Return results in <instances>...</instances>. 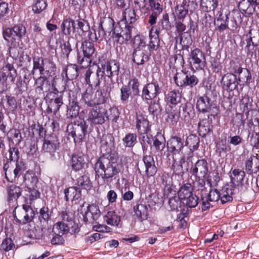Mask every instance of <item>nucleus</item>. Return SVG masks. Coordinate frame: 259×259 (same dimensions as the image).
<instances>
[{
  "mask_svg": "<svg viewBox=\"0 0 259 259\" xmlns=\"http://www.w3.org/2000/svg\"><path fill=\"white\" fill-rule=\"evenodd\" d=\"M82 49L84 57L91 58L94 54L95 49L94 44L89 41L85 40L82 42Z\"/></svg>",
  "mask_w": 259,
  "mask_h": 259,
  "instance_id": "09e8293b",
  "label": "nucleus"
},
{
  "mask_svg": "<svg viewBox=\"0 0 259 259\" xmlns=\"http://www.w3.org/2000/svg\"><path fill=\"white\" fill-rule=\"evenodd\" d=\"M17 75L16 69L10 63H6L0 70V77L3 79L8 78L11 81L14 82Z\"/></svg>",
  "mask_w": 259,
  "mask_h": 259,
  "instance_id": "4be33fe9",
  "label": "nucleus"
},
{
  "mask_svg": "<svg viewBox=\"0 0 259 259\" xmlns=\"http://www.w3.org/2000/svg\"><path fill=\"white\" fill-rule=\"evenodd\" d=\"M189 63L193 69H203L205 64V57L203 52L197 48L192 51L190 55Z\"/></svg>",
  "mask_w": 259,
  "mask_h": 259,
  "instance_id": "ddd939ff",
  "label": "nucleus"
},
{
  "mask_svg": "<svg viewBox=\"0 0 259 259\" xmlns=\"http://www.w3.org/2000/svg\"><path fill=\"white\" fill-rule=\"evenodd\" d=\"M131 27L125 26L124 30H122L119 26H114V29L112 33V39L114 41L120 45L127 41L132 37Z\"/></svg>",
  "mask_w": 259,
  "mask_h": 259,
  "instance_id": "f8f14e48",
  "label": "nucleus"
},
{
  "mask_svg": "<svg viewBox=\"0 0 259 259\" xmlns=\"http://www.w3.org/2000/svg\"><path fill=\"white\" fill-rule=\"evenodd\" d=\"M14 217L19 224H26L33 219L35 213L31 207L24 204L22 207H16L13 211Z\"/></svg>",
  "mask_w": 259,
  "mask_h": 259,
  "instance_id": "423d86ee",
  "label": "nucleus"
},
{
  "mask_svg": "<svg viewBox=\"0 0 259 259\" xmlns=\"http://www.w3.org/2000/svg\"><path fill=\"white\" fill-rule=\"evenodd\" d=\"M33 68L32 70V74H34V71L35 70H38L40 74L42 73L44 65L45 62V59L41 57H34L33 59Z\"/></svg>",
  "mask_w": 259,
  "mask_h": 259,
  "instance_id": "e2e57ef3",
  "label": "nucleus"
},
{
  "mask_svg": "<svg viewBox=\"0 0 259 259\" xmlns=\"http://www.w3.org/2000/svg\"><path fill=\"white\" fill-rule=\"evenodd\" d=\"M140 83L138 79L135 78L132 79L128 83L127 87H129L130 90H132V94L133 96H136L139 95Z\"/></svg>",
  "mask_w": 259,
  "mask_h": 259,
  "instance_id": "0e129e2a",
  "label": "nucleus"
},
{
  "mask_svg": "<svg viewBox=\"0 0 259 259\" xmlns=\"http://www.w3.org/2000/svg\"><path fill=\"white\" fill-rule=\"evenodd\" d=\"M246 36H248L247 38H250L252 42L259 45V27L251 28Z\"/></svg>",
  "mask_w": 259,
  "mask_h": 259,
  "instance_id": "69168bd1",
  "label": "nucleus"
},
{
  "mask_svg": "<svg viewBox=\"0 0 259 259\" xmlns=\"http://www.w3.org/2000/svg\"><path fill=\"white\" fill-rule=\"evenodd\" d=\"M174 80L179 87L190 86L191 88L195 86L199 81L196 76L184 71L177 73L174 77Z\"/></svg>",
  "mask_w": 259,
  "mask_h": 259,
  "instance_id": "1a4fd4ad",
  "label": "nucleus"
},
{
  "mask_svg": "<svg viewBox=\"0 0 259 259\" xmlns=\"http://www.w3.org/2000/svg\"><path fill=\"white\" fill-rule=\"evenodd\" d=\"M100 68L104 71V74L111 78L118 74L119 65L114 61H107L104 64H102Z\"/></svg>",
  "mask_w": 259,
  "mask_h": 259,
  "instance_id": "5701e85b",
  "label": "nucleus"
},
{
  "mask_svg": "<svg viewBox=\"0 0 259 259\" xmlns=\"http://www.w3.org/2000/svg\"><path fill=\"white\" fill-rule=\"evenodd\" d=\"M186 205L190 208H194L197 206L199 202V197L193 194L183 200Z\"/></svg>",
  "mask_w": 259,
  "mask_h": 259,
  "instance_id": "680f3d73",
  "label": "nucleus"
},
{
  "mask_svg": "<svg viewBox=\"0 0 259 259\" xmlns=\"http://www.w3.org/2000/svg\"><path fill=\"white\" fill-rule=\"evenodd\" d=\"M252 99L247 95L244 96L240 102V107L243 112L248 113L252 106Z\"/></svg>",
  "mask_w": 259,
  "mask_h": 259,
  "instance_id": "5fc2aeb1",
  "label": "nucleus"
},
{
  "mask_svg": "<svg viewBox=\"0 0 259 259\" xmlns=\"http://www.w3.org/2000/svg\"><path fill=\"white\" fill-rule=\"evenodd\" d=\"M101 151L104 152V154H115L112 153V150L114 148V138L110 135H107L103 137L101 141Z\"/></svg>",
  "mask_w": 259,
  "mask_h": 259,
  "instance_id": "a878e982",
  "label": "nucleus"
},
{
  "mask_svg": "<svg viewBox=\"0 0 259 259\" xmlns=\"http://www.w3.org/2000/svg\"><path fill=\"white\" fill-rule=\"evenodd\" d=\"M121 167L116 154H107L103 155L98 159L95 170L97 175L104 180H108L118 174Z\"/></svg>",
  "mask_w": 259,
  "mask_h": 259,
  "instance_id": "f257e3e1",
  "label": "nucleus"
},
{
  "mask_svg": "<svg viewBox=\"0 0 259 259\" xmlns=\"http://www.w3.org/2000/svg\"><path fill=\"white\" fill-rule=\"evenodd\" d=\"M198 130L200 135L205 136L212 131L211 122L208 119L200 120L198 123Z\"/></svg>",
  "mask_w": 259,
  "mask_h": 259,
  "instance_id": "4c0bfd02",
  "label": "nucleus"
},
{
  "mask_svg": "<svg viewBox=\"0 0 259 259\" xmlns=\"http://www.w3.org/2000/svg\"><path fill=\"white\" fill-rule=\"evenodd\" d=\"M52 83L53 92L55 94L62 92L65 90V81L62 78L54 77Z\"/></svg>",
  "mask_w": 259,
  "mask_h": 259,
  "instance_id": "49530a36",
  "label": "nucleus"
},
{
  "mask_svg": "<svg viewBox=\"0 0 259 259\" xmlns=\"http://www.w3.org/2000/svg\"><path fill=\"white\" fill-rule=\"evenodd\" d=\"M55 69V65L52 61L49 59H45L42 73L40 75L42 76H51L54 74Z\"/></svg>",
  "mask_w": 259,
  "mask_h": 259,
  "instance_id": "ea45409f",
  "label": "nucleus"
},
{
  "mask_svg": "<svg viewBox=\"0 0 259 259\" xmlns=\"http://www.w3.org/2000/svg\"><path fill=\"white\" fill-rule=\"evenodd\" d=\"M223 88L228 91H233L238 87V81L237 75L233 73H227L222 78Z\"/></svg>",
  "mask_w": 259,
  "mask_h": 259,
  "instance_id": "a211bd4d",
  "label": "nucleus"
},
{
  "mask_svg": "<svg viewBox=\"0 0 259 259\" xmlns=\"http://www.w3.org/2000/svg\"><path fill=\"white\" fill-rule=\"evenodd\" d=\"M21 189L15 185H11L8 188L9 200H16L21 195Z\"/></svg>",
  "mask_w": 259,
  "mask_h": 259,
  "instance_id": "de8ad7c7",
  "label": "nucleus"
},
{
  "mask_svg": "<svg viewBox=\"0 0 259 259\" xmlns=\"http://www.w3.org/2000/svg\"><path fill=\"white\" fill-rule=\"evenodd\" d=\"M76 184L82 189H90L92 187V183L89 177L87 175L79 177L76 180Z\"/></svg>",
  "mask_w": 259,
  "mask_h": 259,
  "instance_id": "8fccbe9b",
  "label": "nucleus"
},
{
  "mask_svg": "<svg viewBox=\"0 0 259 259\" xmlns=\"http://www.w3.org/2000/svg\"><path fill=\"white\" fill-rule=\"evenodd\" d=\"M192 191L193 188L190 184H185L180 189L178 192V196L183 200L193 194Z\"/></svg>",
  "mask_w": 259,
  "mask_h": 259,
  "instance_id": "c03bdc74",
  "label": "nucleus"
},
{
  "mask_svg": "<svg viewBox=\"0 0 259 259\" xmlns=\"http://www.w3.org/2000/svg\"><path fill=\"white\" fill-rule=\"evenodd\" d=\"M88 125L84 120H75L67 126V131L71 136L75 142H80L87 133Z\"/></svg>",
  "mask_w": 259,
  "mask_h": 259,
  "instance_id": "20e7f679",
  "label": "nucleus"
},
{
  "mask_svg": "<svg viewBox=\"0 0 259 259\" xmlns=\"http://www.w3.org/2000/svg\"><path fill=\"white\" fill-rule=\"evenodd\" d=\"M5 177L8 181L13 182L16 180L24 171L25 166L21 162L17 161L14 166H9L8 164L4 166Z\"/></svg>",
  "mask_w": 259,
  "mask_h": 259,
  "instance_id": "6e6552de",
  "label": "nucleus"
},
{
  "mask_svg": "<svg viewBox=\"0 0 259 259\" xmlns=\"http://www.w3.org/2000/svg\"><path fill=\"white\" fill-rule=\"evenodd\" d=\"M218 0H201V6L202 9L206 12L213 11L217 7Z\"/></svg>",
  "mask_w": 259,
  "mask_h": 259,
  "instance_id": "3c124183",
  "label": "nucleus"
},
{
  "mask_svg": "<svg viewBox=\"0 0 259 259\" xmlns=\"http://www.w3.org/2000/svg\"><path fill=\"white\" fill-rule=\"evenodd\" d=\"M199 143V138L195 135H190L187 138L186 145L188 146L190 148V152L188 154L189 156H192L193 151L198 149Z\"/></svg>",
  "mask_w": 259,
  "mask_h": 259,
  "instance_id": "473e14b6",
  "label": "nucleus"
},
{
  "mask_svg": "<svg viewBox=\"0 0 259 259\" xmlns=\"http://www.w3.org/2000/svg\"><path fill=\"white\" fill-rule=\"evenodd\" d=\"M104 220L108 225L118 226L120 222V217L115 211H110L105 215Z\"/></svg>",
  "mask_w": 259,
  "mask_h": 259,
  "instance_id": "58836bf2",
  "label": "nucleus"
},
{
  "mask_svg": "<svg viewBox=\"0 0 259 259\" xmlns=\"http://www.w3.org/2000/svg\"><path fill=\"white\" fill-rule=\"evenodd\" d=\"M178 37L180 38V44L183 48L188 49L189 45L191 44L192 38L190 34L187 32H184L178 35Z\"/></svg>",
  "mask_w": 259,
  "mask_h": 259,
  "instance_id": "bf43d9fd",
  "label": "nucleus"
},
{
  "mask_svg": "<svg viewBox=\"0 0 259 259\" xmlns=\"http://www.w3.org/2000/svg\"><path fill=\"white\" fill-rule=\"evenodd\" d=\"M150 53L146 50H134L133 60L137 65H142L149 60Z\"/></svg>",
  "mask_w": 259,
  "mask_h": 259,
  "instance_id": "cd10ccee",
  "label": "nucleus"
},
{
  "mask_svg": "<svg viewBox=\"0 0 259 259\" xmlns=\"http://www.w3.org/2000/svg\"><path fill=\"white\" fill-rule=\"evenodd\" d=\"M179 115L184 120L189 121L194 115V109L192 105L189 103L182 104L179 108Z\"/></svg>",
  "mask_w": 259,
  "mask_h": 259,
  "instance_id": "c85d7f7f",
  "label": "nucleus"
},
{
  "mask_svg": "<svg viewBox=\"0 0 259 259\" xmlns=\"http://www.w3.org/2000/svg\"><path fill=\"white\" fill-rule=\"evenodd\" d=\"M190 172L193 176L206 177L208 172L207 161L204 159H199L190 168Z\"/></svg>",
  "mask_w": 259,
  "mask_h": 259,
  "instance_id": "f3484780",
  "label": "nucleus"
},
{
  "mask_svg": "<svg viewBox=\"0 0 259 259\" xmlns=\"http://www.w3.org/2000/svg\"><path fill=\"white\" fill-rule=\"evenodd\" d=\"M134 50H146L147 46L144 37L139 35L135 36L134 40Z\"/></svg>",
  "mask_w": 259,
  "mask_h": 259,
  "instance_id": "4d7b16f0",
  "label": "nucleus"
},
{
  "mask_svg": "<svg viewBox=\"0 0 259 259\" xmlns=\"http://www.w3.org/2000/svg\"><path fill=\"white\" fill-rule=\"evenodd\" d=\"M78 68L75 64H70L63 70L62 75L65 74L68 80H73L78 76Z\"/></svg>",
  "mask_w": 259,
  "mask_h": 259,
  "instance_id": "2f4dec72",
  "label": "nucleus"
},
{
  "mask_svg": "<svg viewBox=\"0 0 259 259\" xmlns=\"http://www.w3.org/2000/svg\"><path fill=\"white\" fill-rule=\"evenodd\" d=\"M245 40L246 45L244 48V50L246 53L247 56L252 57L253 56H255V47L257 46L258 45L252 42L250 38H247Z\"/></svg>",
  "mask_w": 259,
  "mask_h": 259,
  "instance_id": "6e6d98bb",
  "label": "nucleus"
},
{
  "mask_svg": "<svg viewBox=\"0 0 259 259\" xmlns=\"http://www.w3.org/2000/svg\"><path fill=\"white\" fill-rule=\"evenodd\" d=\"M47 207H43L39 210L38 220L34 227L36 232L42 233L48 226V221L50 218V213Z\"/></svg>",
  "mask_w": 259,
  "mask_h": 259,
  "instance_id": "2eb2a0df",
  "label": "nucleus"
},
{
  "mask_svg": "<svg viewBox=\"0 0 259 259\" xmlns=\"http://www.w3.org/2000/svg\"><path fill=\"white\" fill-rule=\"evenodd\" d=\"M240 11L247 15H251L255 11V5L249 0H241L238 4Z\"/></svg>",
  "mask_w": 259,
  "mask_h": 259,
  "instance_id": "f704fd0d",
  "label": "nucleus"
},
{
  "mask_svg": "<svg viewBox=\"0 0 259 259\" xmlns=\"http://www.w3.org/2000/svg\"><path fill=\"white\" fill-rule=\"evenodd\" d=\"M228 17L227 15L221 14L217 19L214 24L218 26L220 31H222L228 28V24L227 23Z\"/></svg>",
  "mask_w": 259,
  "mask_h": 259,
  "instance_id": "603ef678",
  "label": "nucleus"
},
{
  "mask_svg": "<svg viewBox=\"0 0 259 259\" xmlns=\"http://www.w3.org/2000/svg\"><path fill=\"white\" fill-rule=\"evenodd\" d=\"M160 88L156 82H151L144 86L142 90V97L145 100H152L160 93Z\"/></svg>",
  "mask_w": 259,
  "mask_h": 259,
  "instance_id": "aec40b11",
  "label": "nucleus"
},
{
  "mask_svg": "<svg viewBox=\"0 0 259 259\" xmlns=\"http://www.w3.org/2000/svg\"><path fill=\"white\" fill-rule=\"evenodd\" d=\"M240 71H238V81L242 82L243 83H247L251 78V73L248 69L246 68L240 69Z\"/></svg>",
  "mask_w": 259,
  "mask_h": 259,
  "instance_id": "864d4df0",
  "label": "nucleus"
},
{
  "mask_svg": "<svg viewBox=\"0 0 259 259\" xmlns=\"http://www.w3.org/2000/svg\"><path fill=\"white\" fill-rule=\"evenodd\" d=\"M59 140L56 135H49L44 139L42 152L53 155L59 147Z\"/></svg>",
  "mask_w": 259,
  "mask_h": 259,
  "instance_id": "dca6fc26",
  "label": "nucleus"
},
{
  "mask_svg": "<svg viewBox=\"0 0 259 259\" xmlns=\"http://www.w3.org/2000/svg\"><path fill=\"white\" fill-rule=\"evenodd\" d=\"M26 33V28L23 25H15L13 28H7L3 30L4 39L10 43L11 47H17L19 41Z\"/></svg>",
  "mask_w": 259,
  "mask_h": 259,
  "instance_id": "f03ea898",
  "label": "nucleus"
},
{
  "mask_svg": "<svg viewBox=\"0 0 259 259\" xmlns=\"http://www.w3.org/2000/svg\"><path fill=\"white\" fill-rule=\"evenodd\" d=\"M183 147V142L181 138L178 136H174L167 142V152L161 153V154L167 158L170 153L174 155L181 152Z\"/></svg>",
  "mask_w": 259,
  "mask_h": 259,
  "instance_id": "4468645a",
  "label": "nucleus"
},
{
  "mask_svg": "<svg viewBox=\"0 0 259 259\" xmlns=\"http://www.w3.org/2000/svg\"><path fill=\"white\" fill-rule=\"evenodd\" d=\"M47 7L46 0H35L32 6V11L35 14H39L46 9Z\"/></svg>",
  "mask_w": 259,
  "mask_h": 259,
  "instance_id": "052dcab7",
  "label": "nucleus"
},
{
  "mask_svg": "<svg viewBox=\"0 0 259 259\" xmlns=\"http://www.w3.org/2000/svg\"><path fill=\"white\" fill-rule=\"evenodd\" d=\"M19 150L17 148H10L5 154L6 158L10 161H17L19 158Z\"/></svg>",
  "mask_w": 259,
  "mask_h": 259,
  "instance_id": "338daca9",
  "label": "nucleus"
},
{
  "mask_svg": "<svg viewBox=\"0 0 259 259\" xmlns=\"http://www.w3.org/2000/svg\"><path fill=\"white\" fill-rule=\"evenodd\" d=\"M122 141L125 147H132L137 143V135L134 133H128L123 138Z\"/></svg>",
  "mask_w": 259,
  "mask_h": 259,
  "instance_id": "13d9d810",
  "label": "nucleus"
},
{
  "mask_svg": "<svg viewBox=\"0 0 259 259\" xmlns=\"http://www.w3.org/2000/svg\"><path fill=\"white\" fill-rule=\"evenodd\" d=\"M114 21L110 17L105 18L100 24L97 31H95V39L99 41L103 39L106 41L110 40L114 29Z\"/></svg>",
  "mask_w": 259,
  "mask_h": 259,
  "instance_id": "39448f33",
  "label": "nucleus"
},
{
  "mask_svg": "<svg viewBox=\"0 0 259 259\" xmlns=\"http://www.w3.org/2000/svg\"><path fill=\"white\" fill-rule=\"evenodd\" d=\"M87 165V159L82 154H74L72 157L71 166L75 171L84 168Z\"/></svg>",
  "mask_w": 259,
  "mask_h": 259,
  "instance_id": "bb28decb",
  "label": "nucleus"
},
{
  "mask_svg": "<svg viewBox=\"0 0 259 259\" xmlns=\"http://www.w3.org/2000/svg\"><path fill=\"white\" fill-rule=\"evenodd\" d=\"M34 87L35 92L42 95L50 91L51 83L47 77L40 76L35 80Z\"/></svg>",
  "mask_w": 259,
  "mask_h": 259,
  "instance_id": "412c9836",
  "label": "nucleus"
},
{
  "mask_svg": "<svg viewBox=\"0 0 259 259\" xmlns=\"http://www.w3.org/2000/svg\"><path fill=\"white\" fill-rule=\"evenodd\" d=\"M165 99L167 103L176 105L181 102L182 96L179 91L174 90L167 94Z\"/></svg>",
  "mask_w": 259,
  "mask_h": 259,
  "instance_id": "79ce46f5",
  "label": "nucleus"
},
{
  "mask_svg": "<svg viewBox=\"0 0 259 259\" xmlns=\"http://www.w3.org/2000/svg\"><path fill=\"white\" fill-rule=\"evenodd\" d=\"M196 108L199 112L202 113L208 112L211 113L207 115L208 119L210 116L214 117L217 114L215 111H211L214 109L218 111V109L212 105L211 100L206 96L199 97L197 101Z\"/></svg>",
  "mask_w": 259,
  "mask_h": 259,
  "instance_id": "9b49d317",
  "label": "nucleus"
},
{
  "mask_svg": "<svg viewBox=\"0 0 259 259\" xmlns=\"http://www.w3.org/2000/svg\"><path fill=\"white\" fill-rule=\"evenodd\" d=\"M136 215L141 221L147 219L148 215V208L147 206L143 204H138L134 208Z\"/></svg>",
  "mask_w": 259,
  "mask_h": 259,
  "instance_id": "c9c22d12",
  "label": "nucleus"
},
{
  "mask_svg": "<svg viewBox=\"0 0 259 259\" xmlns=\"http://www.w3.org/2000/svg\"><path fill=\"white\" fill-rule=\"evenodd\" d=\"M104 75V71L99 66H90L86 71L85 80L89 86L97 87Z\"/></svg>",
  "mask_w": 259,
  "mask_h": 259,
  "instance_id": "0eeeda50",
  "label": "nucleus"
},
{
  "mask_svg": "<svg viewBox=\"0 0 259 259\" xmlns=\"http://www.w3.org/2000/svg\"><path fill=\"white\" fill-rule=\"evenodd\" d=\"M123 19L127 24H132L137 19L135 11L131 8L126 9L122 14Z\"/></svg>",
  "mask_w": 259,
  "mask_h": 259,
  "instance_id": "a18cd8bd",
  "label": "nucleus"
},
{
  "mask_svg": "<svg viewBox=\"0 0 259 259\" xmlns=\"http://www.w3.org/2000/svg\"><path fill=\"white\" fill-rule=\"evenodd\" d=\"M150 41L148 44L149 51L157 50L160 47L159 30L152 26L149 31Z\"/></svg>",
  "mask_w": 259,
  "mask_h": 259,
  "instance_id": "393cba45",
  "label": "nucleus"
},
{
  "mask_svg": "<svg viewBox=\"0 0 259 259\" xmlns=\"http://www.w3.org/2000/svg\"><path fill=\"white\" fill-rule=\"evenodd\" d=\"M221 197L220 192L217 189H212L209 191V194L206 197H202V211H205L212 207L211 203L218 201Z\"/></svg>",
  "mask_w": 259,
  "mask_h": 259,
  "instance_id": "6ab92c4d",
  "label": "nucleus"
},
{
  "mask_svg": "<svg viewBox=\"0 0 259 259\" xmlns=\"http://www.w3.org/2000/svg\"><path fill=\"white\" fill-rule=\"evenodd\" d=\"M245 176V172L243 170L238 168L233 169L231 175V183L234 185H239L242 183Z\"/></svg>",
  "mask_w": 259,
  "mask_h": 259,
  "instance_id": "e433bc0d",
  "label": "nucleus"
},
{
  "mask_svg": "<svg viewBox=\"0 0 259 259\" xmlns=\"http://www.w3.org/2000/svg\"><path fill=\"white\" fill-rule=\"evenodd\" d=\"M64 193L67 201L78 200L81 197L80 189L77 187H71L65 189Z\"/></svg>",
  "mask_w": 259,
  "mask_h": 259,
  "instance_id": "72a5a7b5",
  "label": "nucleus"
},
{
  "mask_svg": "<svg viewBox=\"0 0 259 259\" xmlns=\"http://www.w3.org/2000/svg\"><path fill=\"white\" fill-rule=\"evenodd\" d=\"M37 182L38 179L34 174L29 172L25 174L24 178V182L28 189L36 188Z\"/></svg>",
  "mask_w": 259,
  "mask_h": 259,
  "instance_id": "37998d69",
  "label": "nucleus"
},
{
  "mask_svg": "<svg viewBox=\"0 0 259 259\" xmlns=\"http://www.w3.org/2000/svg\"><path fill=\"white\" fill-rule=\"evenodd\" d=\"M108 94L102 91H97L94 94V90L91 86H88L82 96L84 103L89 107H93L96 104L104 103L108 98Z\"/></svg>",
  "mask_w": 259,
  "mask_h": 259,
  "instance_id": "7ed1b4c3",
  "label": "nucleus"
},
{
  "mask_svg": "<svg viewBox=\"0 0 259 259\" xmlns=\"http://www.w3.org/2000/svg\"><path fill=\"white\" fill-rule=\"evenodd\" d=\"M61 28L64 34L69 35L75 29V22L71 18L66 19L62 23Z\"/></svg>",
  "mask_w": 259,
  "mask_h": 259,
  "instance_id": "a19ab883",
  "label": "nucleus"
},
{
  "mask_svg": "<svg viewBox=\"0 0 259 259\" xmlns=\"http://www.w3.org/2000/svg\"><path fill=\"white\" fill-rule=\"evenodd\" d=\"M109 119L107 110L102 107H95L89 113L88 120L92 124H102Z\"/></svg>",
  "mask_w": 259,
  "mask_h": 259,
  "instance_id": "9d476101",
  "label": "nucleus"
},
{
  "mask_svg": "<svg viewBox=\"0 0 259 259\" xmlns=\"http://www.w3.org/2000/svg\"><path fill=\"white\" fill-rule=\"evenodd\" d=\"M250 144L256 149H259V133H249L248 136Z\"/></svg>",
  "mask_w": 259,
  "mask_h": 259,
  "instance_id": "774afa93",
  "label": "nucleus"
},
{
  "mask_svg": "<svg viewBox=\"0 0 259 259\" xmlns=\"http://www.w3.org/2000/svg\"><path fill=\"white\" fill-rule=\"evenodd\" d=\"M100 213L99 208L96 204L90 205L83 216V220L86 222H91V220L93 221L96 220L99 217Z\"/></svg>",
  "mask_w": 259,
  "mask_h": 259,
  "instance_id": "c756f323",
  "label": "nucleus"
},
{
  "mask_svg": "<svg viewBox=\"0 0 259 259\" xmlns=\"http://www.w3.org/2000/svg\"><path fill=\"white\" fill-rule=\"evenodd\" d=\"M143 161L145 166V170L142 171L140 168H138L139 172H145L147 177L154 176L157 172V168L155 165V161L153 157L151 155H146L143 157Z\"/></svg>",
  "mask_w": 259,
  "mask_h": 259,
  "instance_id": "b1692460",
  "label": "nucleus"
},
{
  "mask_svg": "<svg viewBox=\"0 0 259 259\" xmlns=\"http://www.w3.org/2000/svg\"><path fill=\"white\" fill-rule=\"evenodd\" d=\"M136 127L138 132L143 134H147L149 131V123L147 118L143 115H137L136 118Z\"/></svg>",
  "mask_w": 259,
  "mask_h": 259,
  "instance_id": "7c9ffc66",
  "label": "nucleus"
}]
</instances>
